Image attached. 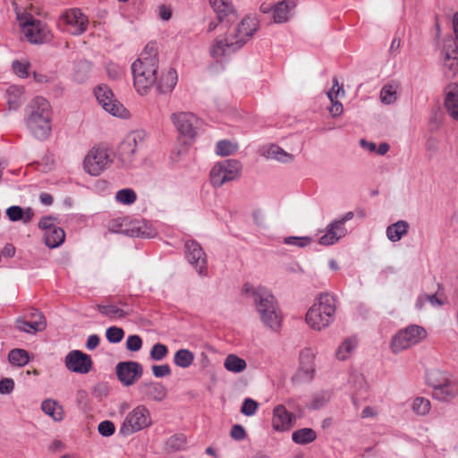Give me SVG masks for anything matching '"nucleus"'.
I'll list each match as a JSON object with an SVG mask.
<instances>
[{
	"mask_svg": "<svg viewBox=\"0 0 458 458\" xmlns=\"http://www.w3.org/2000/svg\"><path fill=\"white\" fill-rule=\"evenodd\" d=\"M133 86L140 96L147 95L155 86L159 94L170 93L175 87L178 76L174 69L159 72V59L156 47L147 46L131 64Z\"/></svg>",
	"mask_w": 458,
	"mask_h": 458,
	"instance_id": "obj_1",
	"label": "nucleus"
},
{
	"mask_svg": "<svg viewBox=\"0 0 458 458\" xmlns=\"http://www.w3.org/2000/svg\"><path fill=\"white\" fill-rule=\"evenodd\" d=\"M259 29L254 15L245 16L240 23L230 28L225 35L216 37L208 47L209 56L221 66L239 51Z\"/></svg>",
	"mask_w": 458,
	"mask_h": 458,
	"instance_id": "obj_2",
	"label": "nucleus"
},
{
	"mask_svg": "<svg viewBox=\"0 0 458 458\" xmlns=\"http://www.w3.org/2000/svg\"><path fill=\"white\" fill-rule=\"evenodd\" d=\"M241 293L252 300L261 322L273 331H277L282 323L279 305L272 292L261 284L245 283Z\"/></svg>",
	"mask_w": 458,
	"mask_h": 458,
	"instance_id": "obj_3",
	"label": "nucleus"
},
{
	"mask_svg": "<svg viewBox=\"0 0 458 458\" xmlns=\"http://www.w3.org/2000/svg\"><path fill=\"white\" fill-rule=\"evenodd\" d=\"M336 309V295L328 292L320 293L306 313V324L312 330H325L334 323Z\"/></svg>",
	"mask_w": 458,
	"mask_h": 458,
	"instance_id": "obj_4",
	"label": "nucleus"
},
{
	"mask_svg": "<svg viewBox=\"0 0 458 458\" xmlns=\"http://www.w3.org/2000/svg\"><path fill=\"white\" fill-rule=\"evenodd\" d=\"M26 126L30 132L38 140L47 139L52 131V113L49 102L36 97L28 106Z\"/></svg>",
	"mask_w": 458,
	"mask_h": 458,
	"instance_id": "obj_5",
	"label": "nucleus"
},
{
	"mask_svg": "<svg viewBox=\"0 0 458 458\" xmlns=\"http://www.w3.org/2000/svg\"><path fill=\"white\" fill-rule=\"evenodd\" d=\"M427 385L432 388V396L439 402H449L458 393V382L446 372L433 369L426 374Z\"/></svg>",
	"mask_w": 458,
	"mask_h": 458,
	"instance_id": "obj_6",
	"label": "nucleus"
},
{
	"mask_svg": "<svg viewBox=\"0 0 458 458\" xmlns=\"http://www.w3.org/2000/svg\"><path fill=\"white\" fill-rule=\"evenodd\" d=\"M16 18L22 28V32L27 39L33 44H42L48 40L49 30L45 23L34 19L30 13L21 10L15 4Z\"/></svg>",
	"mask_w": 458,
	"mask_h": 458,
	"instance_id": "obj_7",
	"label": "nucleus"
},
{
	"mask_svg": "<svg viewBox=\"0 0 458 458\" xmlns=\"http://www.w3.org/2000/svg\"><path fill=\"white\" fill-rule=\"evenodd\" d=\"M113 163L112 150L105 145L92 147L84 157L82 167L91 176H98Z\"/></svg>",
	"mask_w": 458,
	"mask_h": 458,
	"instance_id": "obj_8",
	"label": "nucleus"
},
{
	"mask_svg": "<svg viewBox=\"0 0 458 458\" xmlns=\"http://www.w3.org/2000/svg\"><path fill=\"white\" fill-rule=\"evenodd\" d=\"M151 424L152 419L149 410L145 405L139 404L126 414L118 433L120 436L126 437L148 428Z\"/></svg>",
	"mask_w": 458,
	"mask_h": 458,
	"instance_id": "obj_9",
	"label": "nucleus"
},
{
	"mask_svg": "<svg viewBox=\"0 0 458 458\" xmlns=\"http://www.w3.org/2000/svg\"><path fill=\"white\" fill-rule=\"evenodd\" d=\"M242 164L236 159H225L216 163L210 170V182L216 188L237 180L242 172Z\"/></svg>",
	"mask_w": 458,
	"mask_h": 458,
	"instance_id": "obj_10",
	"label": "nucleus"
},
{
	"mask_svg": "<svg viewBox=\"0 0 458 458\" xmlns=\"http://www.w3.org/2000/svg\"><path fill=\"white\" fill-rule=\"evenodd\" d=\"M170 120L180 136L190 143L197 137L202 124L201 120L191 112H174L170 115Z\"/></svg>",
	"mask_w": 458,
	"mask_h": 458,
	"instance_id": "obj_11",
	"label": "nucleus"
},
{
	"mask_svg": "<svg viewBox=\"0 0 458 458\" xmlns=\"http://www.w3.org/2000/svg\"><path fill=\"white\" fill-rule=\"evenodd\" d=\"M148 134L145 130L138 129L126 135L118 148V157L124 165H130L136 153L146 143Z\"/></svg>",
	"mask_w": 458,
	"mask_h": 458,
	"instance_id": "obj_12",
	"label": "nucleus"
},
{
	"mask_svg": "<svg viewBox=\"0 0 458 458\" xmlns=\"http://www.w3.org/2000/svg\"><path fill=\"white\" fill-rule=\"evenodd\" d=\"M425 337L426 330L422 327L411 325L393 336L390 347L394 353H398L419 344Z\"/></svg>",
	"mask_w": 458,
	"mask_h": 458,
	"instance_id": "obj_13",
	"label": "nucleus"
},
{
	"mask_svg": "<svg viewBox=\"0 0 458 458\" xmlns=\"http://www.w3.org/2000/svg\"><path fill=\"white\" fill-rule=\"evenodd\" d=\"M95 96L103 109L113 116L127 119L131 116L128 109L116 100L110 88L106 85H99L95 89Z\"/></svg>",
	"mask_w": 458,
	"mask_h": 458,
	"instance_id": "obj_14",
	"label": "nucleus"
},
{
	"mask_svg": "<svg viewBox=\"0 0 458 458\" xmlns=\"http://www.w3.org/2000/svg\"><path fill=\"white\" fill-rule=\"evenodd\" d=\"M315 358L316 352L310 347H305L300 352L299 367L295 374L292 377L293 383H308L314 378L316 371Z\"/></svg>",
	"mask_w": 458,
	"mask_h": 458,
	"instance_id": "obj_15",
	"label": "nucleus"
},
{
	"mask_svg": "<svg viewBox=\"0 0 458 458\" xmlns=\"http://www.w3.org/2000/svg\"><path fill=\"white\" fill-rule=\"evenodd\" d=\"M38 227L44 232V242L51 249L58 248L65 240L64 229L57 225L52 216H45L38 222Z\"/></svg>",
	"mask_w": 458,
	"mask_h": 458,
	"instance_id": "obj_16",
	"label": "nucleus"
},
{
	"mask_svg": "<svg viewBox=\"0 0 458 458\" xmlns=\"http://www.w3.org/2000/svg\"><path fill=\"white\" fill-rule=\"evenodd\" d=\"M61 21L63 30L72 35H81L87 30L89 19L80 9L71 8L62 14Z\"/></svg>",
	"mask_w": 458,
	"mask_h": 458,
	"instance_id": "obj_17",
	"label": "nucleus"
},
{
	"mask_svg": "<svg viewBox=\"0 0 458 458\" xmlns=\"http://www.w3.org/2000/svg\"><path fill=\"white\" fill-rule=\"evenodd\" d=\"M296 5L297 0H282L274 5L266 3L262 4L260 11L263 13H272L273 20L276 23H284L293 17Z\"/></svg>",
	"mask_w": 458,
	"mask_h": 458,
	"instance_id": "obj_18",
	"label": "nucleus"
},
{
	"mask_svg": "<svg viewBox=\"0 0 458 458\" xmlns=\"http://www.w3.org/2000/svg\"><path fill=\"white\" fill-rule=\"evenodd\" d=\"M185 255L188 262L199 276H207V255L199 242L194 240L187 241L185 242Z\"/></svg>",
	"mask_w": 458,
	"mask_h": 458,
	"instance_id": "obj_19",
	"label": "nucleus"
},
{
	"mask_svg": "<svg viewBox=\"0 0 458 458\" xmlns=\"http://www.w3.org/2000/svg\"><path fill=\"white\" fill-rule=\"evenodd\" d=\"M143 373V368L137 361H123L116 365V374L121 383L129 386L140 379Z\"/></svg>",
	"mask_w": 458,
	"mask_h": 458,
	"instance_id": "obj_20",
	"label": "nucleus"
},
{
	"mask_svg": "<svg viewBox=\"0 0 458 458\" xmlns=\"http://www.w3.org/2000/svg\"><path fill=\"white\" fill-rule=\"evenodd\" d=\"M64 363L67 369L78 374H86L92 368L90 356L79 350L69 352L65 356Z\"/></svg>",
	"mask_w": 458,
	"mask_h": 458,
	"instance_id": "obj_21",
	"label": "nucleus"
},
{
	"mask_svg": "<svg viewBox=\"0 0 458 458\" xmlns=\"http://www.w3.org/2000/svg\"><path fill=\"white\" fill-rule=\"evenodd\" d=\"M442 54L444 56L445 72L447 77H453L458 72V50L453 38L444 42Z\"/></svg>",
	"mask_w": 458,
	"mask_h": 458,
	"instance_id": "obj_22",
	"label": "nucleus"
},
{
	"mask_svg": "<svg viewBox=\"0 0 458 458\" xmlns=\"http://www.w3.org/2000/svg\"><path fill=\"white\" fill-rule=\"evenodd\" d=\"M295 420V415L287 411L283 404L276 405L273 410L272 427L276 431L284 432L290 430Z\"/></svg>",
	"mask_w": 458,
	"mask_h": 458,
	"instance_id": "obj_23",
	"label": "nucleus"
},
{
	"mask_svg": "<svg viewBox=\"0 0 458 458\" xmlns=\"http://www.w3.org/2000/svg\"><path fill=\"white\" fill-rule=\"evenodd\" d=\"M161 226V224L157 222L134 220L130 224L129 235L147 239L154 238L158 234Z\"/></svg>",
	"mask_w": 458,
	"mask_h": 458,
	"instance_id": "obj_24",
	"label": "nucleus"
},
{
	"mask_svg": "<svg viewBox=\"0 0 458 458\" xmlns=\"http://www.w3.org/2000/svg\"><path fill=\"white\" fill-rule=\"evenodd\" d=\"M318 243L324 246H330L339 242L347 234L345 226H341L335 220L330 222L327 227L318 233Z\"/></svg>",
	"mask_w": 458,
	"mask_h": 458,
	"instance_id": "obj_25",
	"label": "nucleus"
},
{
	"mask_svg": "<svg viewBox=\"0 0 458 458\" xmlns=\"http://www.w3.org/2000/svg\"><path fill=\"white\" fill-rule=\"evenodd\" d=\"M29 320L20 318L16 320V327L26 333H36L45 329L46 320L44 316L37 310H31L27 315Z\"/></svg>",
	"mask_w": 458,
	"mask_h": 458,
	"instance_id": "obj_26",
	"label": "nucleus"
},
{
	"mask_svg": "<svg viewBox=\"0 0 458 458\" xmlns=\"http://www.w3.org/2000/svg\"><path fill=\"white\" fill-rule=\"evenodd\" d=\"M359 341L356 336L344 338L337 346L335 352V357L339 361L349 360L358 347Z\"/></svg>",
	"mask_w": 458,
	"mask_h": 458,
	"instance_id": "obj_27",
	"label": "nucleus"
},
{
	"mask_svg": "<svg viewBox=\"0 0 458 458\" xmlns=\"http://www.w3.org/2000/svg\"><path fill=\"white\" fill-rule=\"evenodd\" d=\"M139 391L144 396L155 401H162L166 396V388L157 382H142L139 386Z\"/></svg>",
	"mask_w": 458,
	"mask_h": 458,
	"instance_id": "obj_28",
	"label": "nucleus"
},
{
	"mask_svg": "<svg viewBox=\"0 0 458 458\" xmlns=\"http://www.w3.org/2000/svg\"><path fill=\"white\" fill-rule=\"evenodd\" d=\"M445 105L449 114L458 121V84H450L446 89Z\"/></svg>",
	"mask_w": 458,
	"mask_h": 458,
	"instance_id": "obj_29",
	"label": "nucleus"
},
{
	"mask_svg": "<svg viewBox=\"0 0 458 458\" xmlns=\"http://www.w3.org/2000/svg\"><path fill=\"white\" fill-rule=\"evenodd\" d=\"M409 230V224L405 220H399L386 227V234L392 242H399Z\"/></svg>",
	"mask_w": 458,
	"mask_h": 458,
	"instance_id": "obj_30",
	"label": "nucleus"
},
{
	"mask_svg": "<svg viewBox=\"0 0 458 458\" xmlns=\"http://www.w3.org/2000/svg\"><path fill=\"white\" fill-rule=\"evenodd\" d=\"M263 156L267 159H274L284 164L291 163L293 160V155L276 144H271L265 148Z\"/></svg>",
	"mask_w": 458,
	"mask_h": 458,
	"instance_id": "obj_31",
	"label": "nucleus"
},
{
	"mask_svg": "<svg viewBox=\"0 0 458 458\" xmlns=\"http://www.w3.org/2000/svg\"><path fill=\"white\" fill-rule=\"evenodd\" d=\"M318 437L317 432L310 428L296 429L292 434V440L299 445H306L313 443Z\"/></svg>",
	"mask_w": 458,
	"mask_h": 458,
	"instance_id": "obj_32",
	"label": "nucleus"
},
{
	"mask_svg": "<svg viewBox=\"0 0 458 458\" xmlns=\"http://www.w3.org/2000/svg\"><path fill=\"white\" fill-rule=\"evenodd\" d=\"M43 412L55 421H61L64 419L63 406L55 400L46 399L41 403Z\"/></svg>",
	"mask_w": 458,
	"mask_h": 458,
	"instance_id": "obj_33",
	"label": "nucleus"
},
{
	"mask_svg": "<svg viewBox=\"0 0 458 458\" xmlns=\"http://www.w3.org/2000/svg\"><path fill=\"white\" fill-rule=\"evenodd\" d=\"M209 2L220 21L233 13L234 8L231 0H209Z\"/></svg>",
	"mask_w": 458,
	"mask_h": 458,
	"instance_id": "obj_34",
	"label": "nucleus"
},
{
	"mask_svg": "<svg viewBox=\"0 0 458 458\" xmlns=\"http://www.w3.org/2000/svg\"><path fill=\"white\" fill-rule=\"evenodd\" d=\"M97 309L102 315L109 318L110 319L123 318L129 315V311H126L113 303L106 305L99 304Z\"/></svg>",
	"mask_w": 458,
	"mask_h": 458,
	"instance_id": "obj_35",
	"label": "nucleus"
},
{
	"mask_svg": "<svg viewBox=\"0 0 458 458\" xmlns=\"http://www.w3.org/2000/svg\"><path fill=\"white\" fill-rule=\"evenodd\" d=\"M224 366L229 372L237 374L242 372L246 369L247 363L239 356L235 354H229L225 359Z\"/></svg>",
	"mask_w": 458,
	"mask_h": 458,
	"instance_id": "obj_36",
	"label": "nucleus"
},
{
	"mask_svg": "<svg viewBox=\"0 0 458 458\" xmlns=\"http://www.w3.org/2000/svg\"><path fill=\"white\" fill-rule=\"evenodd\" d=\"M195 356L192 352L188 349H179L174 356V362L176 366L186 369L194 361Z\"/></svg>",
	"mask_w": 458,
	"mask_h": 458,
	"instance_id": "obj_37",
	"label": "nucleus"
},
{
	"mask_svg": "<svg viewBox=\"0 0 458 458\" xmlns=\"http://www.w3.org/2000/svg\"><path fill=\"white\" fill-rule=\"evenodd\" d=\"M411 408L416 415L425 416L430 411L431 403L428 398L417 396L412 399Z\"/></svg>",
	"mask_w": 458,
	"mask_h": 458,
	"instance_id": "obj_38",
	"label": "nucleus"
},
{
	"mask_svg": "<svg viewBox=\"0 0 458 458\" xmlns=\"http://www.w3.org/2000/svg\"><path fill=\"white\" fill-rule=\"evenodd\" d=\"M10 363L14 366L23 367L30 361L29 353L23 349H13L8 354Z\"/></svg>",
	"mask_w": 458,
	"mask_h": 458,
	"instance_id": "obj_39",
	"label": "nucleus"
},
{
	"mask_svg": "<svg viewBox=\"0 0 458 458\" xmlns=\"http://www.w3.org/2000/svg\"><path fill=\"white\" fill-rule=\"evenodd\" d=\"M397 99V87L393 84L385 85L380 90V100L385 105H391Z\"/></svg>",
	"mask_w": 458,
	"mask_h": 458,
	"instance_id": "obj_40",
	"label": "nucleus"
},
{
	"mask_svg": "<svg viewBox=\"0 0 458 458\" xmlns=\"http://www.w3.org/2000/svg\"><path fill=\"white\" fill-rule=\"evenodd\" d=\"M237 149H238L237 144H235L230 140H219L216 144L215 152L217 156L226 157V156H230V155L233 154L234 152L237 151Z\"/></svg>",
	"mask_w": 458,
	"mask_h": 458,
	"instance_id": "obj_41",
	"label": "nucleus"
},
{
	"mask_svg": "<svg viewBox=\"0 0 458 458\" xmlns=\"http://www.w3.org/2000/svg\"><path fill=\"white\" fill-rule=\"evenodd\" d=\"M115 200L123 205H131L137 199L136 192L130 188L118 191L115 194Z\"/></svg>",
	"mask_w": 458,
	"mask_h": 458,
	"instance_id": "obj_42",
	"label": "nucleus"
},
{
	"mask_svg": "<svg viewBox=\"0 0 458 458\" xmlns=\"http://www.w3.org/2000/svg\"><path fill=\"white\" fill-rule=\"evenodd\" d=\"M30 63L27 59L15 60L12 64L13 72L20 78L25 79L30 74Z\"/></svg>",
	"mask_w": 458,
	"mask_h": 458,
	"instance_id": "obj_43",
	"label": "nucleus"
},
{
	"mask_svg": "<svg viewBox=\"0 0 458 458\" xmlns=\"http://www.w3.org/2000/svg\"><path fill=\"white\" fill-rule=\"evenodd\" d=\"M9 95L8 105L10 109H17L20 106L18 98L22 95L23 89L18 86L12 85L7 89Z\"/></svg>",
	"mask_w": 458,
	"mask_h": 458,
	"instance_id": "obj_44",
	"label": "nucleus"
},
{
	"mask_svg": "<svg viewBox=\"0 0 458 458\" xmlns=\"http://www.w3.org/2000/svg\"><path fill=\"white\" fill-rule=\"evenodd\" d=\"M330 398L331 394L327 391L318 393L314 394L310 402V408L312 410H318L327 403Z\"/></svg>",
	"mask_w": 458,
	"mask_h": 458,
	"instance_id": "obj_45",
	"label": "nucleus"
},
{
	"mask_svg": "<svg viewBox=\"0 0 458 458\" xmlns=\"http://www.w3.org/2000/svg\"><path fill=\"white\" fill-rule=\"evenodd\" d=\"M167 346L161 343L155 344L149 352L150 359L156 361H160L164 360L167 356Z\"/></svg>",
	"mask_w": 458,
	"mask_h": 458,
	"instance_id": "obj_46",
	"label": "nucleus"
},
{
	"mask_svg": "<svg viewBox=\"0 0 458 458\" xmlns=\"http://www.w3.org/2000/svg\"><path fill=\"white\" fill-rule=\"evenodd\" d=\"M186 444V437L182 434L174 435L166 442L167 447L173 451L184 449Z\"/></svg>",
	"mask_w": 458,
	"mask_h": 458,
	"instance_id": "obj_47",
	"label": "nucleus"
},
{
	"mask_svg": "<svg viewBox=\"0 0 458 458\" xmlns=\"http://www.w3.org/2000/svg\"><path fill=\"white\" fill-rule=\"evenodd\" d=\"M123 329L115 326L108 327L106 331V340L111 344L120 343L123 340Z\"/></svg>",
	"mask_w": 458,
	"mask_h": 458,
	"instance_id": "obj_48",
	"label": "nucleus"
},
{
	"mask_svg": "<svg viewBox=\"0 0 458 458\" xmlns=\"http://www.w3.org/2000/svg\"><path fill=\"white\" fill-rule=\"evenodd\" d=\"M258 408L259 403L255 400L251 398H245L242 403L241 411L245 416L250 417L257 412Z\"/></svg>",
	"mask_w": 458,
	"mask_h": 458,
	"instance_id": "obj_49",
	"label": "nucleus"
},
{
	"mask_svg": "<svg viewBox=\"0 0 458 458\" xmlns=\"http://www.w3.org/2000/svg\"><path fill=\"white\" fill-rule=\"evenodd\" d=\"M125 222H126V219H124V218L118 217V218L113 219L108 224V229L110 232H113V233H125V234L129 235V233H130L129 228H123V226L126 225Z\"/></svg>",
	"mask_w": 458,
	"mask_h": 458,
	"instance_id": "obj_50",
	"label": "nucleus"
},
{
	"mask_svg": "<svg viewBox=\"0 0 458 458\" xmlns=\"http://www.w3.org/2000/svg\"><path fill=\"white\" fill-rule=\"evenodd\" d=\"M310 242H311V239L308 236H302V237L289 236V237H285L284 239V243H285L287 245L297 246L300 248L306 247V246L310 245Z\"/></svg>",
	"mask_w": 458,
	"mask_h": 458,
	"instance_id": "obj_51",
	"label": "nucleus"
},
{
	"mask_svg": "<svg viewBox=\"0 0 458 458\" xmlns=\"http://www.w3.org/2000/svg\"><path fill=\"white\" fill-rule=\"evenodd\" d=\"M106 71L107 76L111 80H118L124 73L123 67L117 64H114V63H108L106 66Z\"/></svg>",
	"mask_w": 458,
	"mask_h": 458,
	"instance_id": "obj_52",
	"label": "nucleus"
},
{
	"mask_svg": "<svg viewBox=\"0 0 458 458\" xmlns=\"http://www.w3.org/2000/svg\"><path fill=\"white\" fill-rule=\"evenodd\" d=\"M98 433L105 437H111L115 432V426L111 420H103L98 426Z\"/></svg>",
	"mask_w": 458,
	"mask_h": 458,
	"instance_id": "obj_53",
	"label": "nucleus"
},
{
	"mask_svg": "<svg viewBox=\"0 0 458 458\" xmlns=\"http://www.w3.org/2000/svg\"><path fill=\"white\" fill-rule=\"evenodd\" d=\"M429 303L433 307L441 306L442 301L438 300L436 295H421L418 298L416 307L421 309L425 304Z\"/></svg>",
	"mask_w": 458,
	"mask_h": 458,
	"instance_id": "obj_54",
	"label": "nucleus"
},
{
	"mask_svg": "<svg viewBox=\"0 0 458 458\" xmlns=\"http://www.w3.org/2000/svg\"><path fill=\"white\" fill-rule=\"evenodd\" d=\"M345 94L344 89L339 85L337 78L333 79V86L327 92V98L329 100H337L338 98L344 97Z\"/></svg>",
	"mask_w": 458,
	"mask_h": 458,
	"instance_id": "obj_55",
	"label": "nucleus"
},
{
	"mask_svg": "<svg viewBox=\"0 0 458 458\" xmlns=\"http://www.w3.org/2000/svg\"><path fill=\"white\" fill-rule=\"evenodd\" d=\"M6 216L12 222L21 221L24 216L23 208L20 206H11L6 209Z\"/></svg>",
	"mask_w": 458,
	"mask_h": 458,
	"instance_id": "obj_56",
	"label": "nucleus"
},
{
	"mask_svg": "<svg viewBox=\"0 0 458 458\" xmlns=\"http://www.w3.org/2000/svg\"><path fill=\"white\" fill-rule=\"evenodd\" d=\"M142 339L138 335H131L127 337L126 348L131 352H138L142 347Z\"/></svg>",
	"mask_w": 458,
	"mask_h": 458,
	"instance_id": "obj_57",
	"label": "nucleus"
},
{
	"mask_svg": "<svg viewBox=\"0 0 458 458\" xmlns=\"http://www.w3.org/2000/svg\"><path fill=\"white\" fill-rule=\"evenodd\" d=\"M152 372L156 377H164L171 374V369L167 364L153 365Z\"/></svg>",
	"mask_w": 458,
	"mask_h": 458,
	"instance_id": "obj_58",
	"label": "nucleus"
},
{
	"mask_svg": "<svg viewBox=\"0 0 458 458\" xmlns=\"http://www.w3.org/2000/svg\"><path fill=\"white\" fill-rule=\"evenodd\" d=\"M14 389V382L12 378H4L0 380V394H8Z\"/></svg>",
	"mask_w": 458,
	"mask_h": 458,
	"instance_id": "obj_59",
	"label": "nucleus"
},
{
	"mask_svg": "<svg viewBox=\"0 0 458 458\" xmlns=\"http://www.w3.org/2000/svg\"><path fill=\"white\" fill-rule=\"evenodd\" d=\"M231 437L235 440H242L246 437V431L241 425H233L231 432Z\"/></svg>",
	"mask_w": 458,
	"mask_h": 458,
	"instance_id": "obj_60",
	"label": "nucleus"
},
{
	"mask_svg": "<svg viewBox=\"0 0 458 458\" xmlns=\"http://www.w3.org/2000/svg\"><path fill=\"white\" fill-rule=\"evenodd\" d=\"M157 15L162 21H169L172 16L171 8L165 4L160 5L157 9Z\"/></svg>",
	"mask_w": 458,
	"mask_h": 458,
	"instance_id": "obj_61",
	"label": "nucleus"
},
{
	"mask_svg": "<svg viewBox=\"0 0 458 458\" xmlns=\"http://www.w3.org/2000/svg\"><path fill=\"white\" fill-rule=\"evenodd\" d=\"M330 101H331L332 105L329 108V113L331 114V115L333 117L339 116L344 111L343 105L337 100H330Z\"/></svg>",
	"mask_w": 458,
	"mask_h": 458,
	"instance_id": "obj_62",
	"label": "nucleus"
},
{
	"mask_svg": "<svg viewBox=\"0 0 458 458\" xmlns=\"http://www.w3.org/2000/svg\"><path fill=\"white\" fill-rule=\"evenodd\" d=\"M78 66L85 72L83 74L76 73V75H75V80L81 82L86 79L87 73L90 68V64L87 61H83V62H81L78 64Z\"/></svg>",
	"mask_w": 458,
	"mask_h": 458,
	"instance_id": "obj_63",
	"label": "nucleus"
},
{
	"mask_svg": "<svg viewBox=\"0 0 458 458\" xmlns=\"http://www.w3.org/2000/svg\"><path fill=\"white\" fill-rule=\"evenodd\" d=\"M100 338L98 335H90L86 342V347L88 350H94L99 344Z\"/></svg>",
	"mask_w": 458,
	"mask_h": 458,
	"instance_id": "obj_64",
	"label": "nucleus"
}]
</instances>
